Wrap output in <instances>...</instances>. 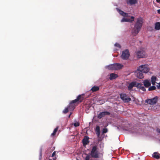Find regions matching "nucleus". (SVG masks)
Here are the masks:
<instances>
[{
  "label": "nucleus",
  "instance_id": "f257e3e1",
  "mask_svg": "<svg viewBox=\"0 0 160 160\" xmlns=\"http://www.w3.org/2000/svg\"><path fill=\"white\" fill-rule=\"evenodd\" d=\"M143 19L142 18H137L133 29L132 34L134 36L136 35L140 31L143 23Z\"/></svg>",
  "mask_w": 160,
  "mask_h": 160
},
{
  "label": "nucleus",
  "instance_id": "f03ea898",
  "mask_svg": "<svg viewBox=\"0 0 160 160\" xmlns=\"http://www.w3.org/2000/svg\"><path fill=\"white\" fill-rule=\"evenodd\" d=\"M84 99L83 94L79 95L75 99L69 103L68 107L69 110H73L75 108L76 105L82 102Z\"/></svg>",
  "mask_w": 160,
  "mask_h": 160
},
{
  "label": "nucleus",
  "instance_id": "7ed1b4c3",
  "mask_svg": "<svg viewBox=\"0 0 160 160\" xmlns=\"http://www.w3.org/2000/svg\"><path fill=\"white\" fill-rule=\"evenodd\" d=\"M100 153L98 150V147L97 145H94L92 147L90 155L91 157L93 158H98L100 157Z\"/></svg>",
  "mask_w": 160,
  "mask_h": 160
},
{
  "label": "nucleus",
  "instance_id": "20e7f679",
  "mask_svg": "<svg viewBox=\"0 0 160 160\" xmlns=\"http://www.w3.org/2000/svg\"><path fill=\"white\" fill-rule=\"evenodd\" d=\"M123 66L121 64L115 63L107 66V68L110 70H117L121 69Z\"/></svg>",
  "mask_w": 160,
  "mask_h": 160
},
{
  "label": "nucleus",
  "instance_id": "39448f33",
  "mask_svg": "<svg viewBox=\"0 0 160 160\" xmlns=\"http://www.w3.org/2000/svg\"><path fill=\"white\" fill-rule=\"evenodd\" d=\"M158 98L157 96H156L153 98L146 99L145 102L151 105H153L157 103Z\"/></svg>",
  "mask_w": 160,
  "mask_h": 160
},
{
  "label": "nucleus",
  "instance_id": "423d86ee",
  "mask_svg": "<svg viewBox=\"0 0 160 160\" xmlns=\"http://www.w3.org/2000/svg\"><path fill=\"white\" fill-rule=\"evenodd\" d=\"M130 54L129 50L128 49H126L122 52L121 57L122 59L127 60Z\"/></svg>",
  "mask_w": 160,
  "mask_h": 160
},
{
  "label": "nucleus",
  "instance_id": "0eeeda50",
  "mask_svg": "<svg viewBox=\"0 0 160 160\" xmlns=\"http://www.w3.org/2000/svg\"><path fill=\"white\" fill-rule=\"evenodd\" d=\"M120 98L125 102H127L131 100L130 98L125 93H121L120 94Z\"/></svg>",
  "mask_w": 160,
  "mask_h": 160
},
{
  "label": "nucleus",
  "instance_id": "6e6552de",
  "mask_svg": "<svg viewBox=\"0 0 160 160\" xmlns=\"http://www.w3.org/2000/svg\"><path fill=\"white\" fill-rule=\"evenodd\" d=\"M139 68L143 73H147L149 71V68L147 65H141L139 66Z\"/></svg>",
  "mask_w": 160,
  "mask_h": 160
},
{
  "label": "nucleus",
  "instance_id": "1a4fd4ad",
  "mask_svg": "<svg viewBox=\"0 0 160 160\" xmlns=\"http://www.w3.org/2000/svg\"><path fill=\"white\" fill-rule=\"evenodd\" d=\"M143 73L141 71V70L139 69L138 67L135 72V75L137 78L140 79H142L144 77Z\"/></svg>",
  "mask_w": 160,
  "mask_h": 160
},
{
  "label": "nucleus",
  "instance_id": "9d476101",
  "mask_svg": "<svg viewBox=\"0 0 160 160\" xmlns=\"http://www.w3.org/2000/svg\"><path fill=\"white\" fill-rule=\"evenodd\" d=\"M137 54L138 58H143L146 57L145 52L143 50L138 51Z\"/></svg>",
  "mask_w": 160,
  "mask_h": 160
},
{
  "label": "nucleus",
  "instance_id": "9b49d317",
  "mask_svg": "<svg viewBox=\"0 0 160 160\" xmlns=\"http://www.w3.org/2000/svg\"><path fill=\"white\" fill-rule=\"evenodd\" d=\"M134 17L133 16H131L130 18H123L121 20L122 22H132L134 21Z\"/></svg>",
  "mask_w": 160,
  "mask_h": 160
},
{
  "label": "nucleus",
  "instance_id": "f8f14e48",
  "mask_svg": "<svg viewBox=\"0 0 160 160\" xmlns=\"http://www.w3.org/2000/svg\"><path fill=\"white\" fill-rule=\"evenodd\" d=\"M110 113L109 112L107 111L101 112L98 115V118L100 119L106 115H110Z\"/></svg>",
  "mask_w": 160,
  "mask_h": 160
},
{
  "label": "nucleus",
  "instance_id": "ddd939ff",
  "mask_svg": "<svg viewBox=\"0 0 160 160\" xmlns=\"http://www.w3.org/2000/svg\"><path fill=\"white\" fill-rule=\"evenodd\" d=\"M89 138L87 136H85L82 139V142L83 146H85L89 143Z\"/></svg>",
  "mask_w": 160,
  "mask_h": 160
},
{
  "label": "nucleus",
  "instance_id": "4468645a",
  "mask_svg": "<svg viewBox=\"0 0 160 160\" xmlns=\"http://www.w3.org/2000/svg\"><path fill=\"white\" fill-rule=\"evenodd\" d=\"M137 2V0H128L127 2V3L130 5H134Z\"/></svg>",
  "mask_w": 160,
  "mask_h": 160
},
{
  "label": "nucleus",
  "instance_id": "2eb2a0df",
  "mask_svg": "<svg viewBox=\"0 0 160 160\" xmlns=\"http://www.w3.org/2000/svg\"><path fill=\"white\" fill-rule=\"evenodd\" d=\"M118 76L117 74L114 73H112L110 74L109 79L110 80L114 79L117 78Z\"/></svg>",
  "mask_w": 160,
  "mask_h": 160
},
{
  "label": "nucleus",
  "instance_id": "dca6fc26",
  "mask_svg": "<svg viewBox=\"0 0 160 160\" xmlns=\"http://www.w3.org/2000/svg\"><path fill=\"white\" fill-rule=\"evenodd\" d=\"M152 156L153 158H156L157 159H158L160 157V154L158 152H155L153 153Z\"/></svg>",
  "mask_w": 160,
  "mask_h": 160
},
{
  "label": "nucleus",
  "instance_id": "f3484780",
  "mask_svg": "<svg viewBox=\"0 0 160 160\" xmlns=\"http://www.w3.org/2000/svg\"><path fill=\"white\" fill-rule=\"evenodd\" d=\"M95 131L96 132V133L97 135L98 138H99L100 134V127L99 126H98L96 127L95 129Z\"/></svg>",
  "mask_w": 160,
  "mask_h": 160
},
{
  "label": "nucleus",
  "instance_id": "a211bd4d",
  "mask_svg": "<svg viewBox=\"0 0 160 160\" xmlns=\"http://www.w3.org/2000/svg\"><path fill=\"white\" fill-rule=\"evenodd\" d=\"M144 86L146 87H148L150 86V82L147 80H145L143 82Z\"/></svg>",
  "mask_w": 160,
  "mask_h": 160
},
{
  "label": "nucleus",
  "instance_id": "6ab92c4d",
  "mask_svg": "<svg viewBox=\"0 0 160 160\" xmlns=\"http://www.w3.org/2000/svg\"><path fill=\"white\" fill-rule=\"evenodd\" d=\"M118 10L120 14L122 16L124 17H128V13L124 12L123 11L120 10L118 9Z\"/></svg>",
  "mask_w": 160,
  "mask_h": 160
},
{
  "label": "nucleus",
  "instance_id": "aec40b11",
  "mask_svg": "<svg viewBox=\"0 0 160 160\" xmlns=\"http://www.w3.org/2000/svg\"><path fill=\"white\" fill-rule=\"evenodd\" d=\"M99 89V87L98 86H94L91 89V91L92 92H96Z\"/></svg>",
  "mask_w": 160,
  "mask_h": 160
},
{
  "label": "nucleus",
  "instance_id": "412c9836",
  "mask_svg": "<svg viewBox=\"0 0 160 160\" xmlns=\"http://www.w3.org/2000/svg\"><path fill=\"white\" fill-rule=\"evenodd\" d=\"M155 28L157 30L160 29V22H157L155 24Z\"/></svg>",
  "mask_w": 160,
  "mask_h": 160
},
{
  "label": "nucleus",
  "instance_id": "4be33fe9",
  "mask_svg": "<svg viewBox=\"0 0 160 160\" xmlns=\"http://www.w3.org/2000/svg\"><path fill=\"white\" fill-rule=\"evenodd\" d=\"M134 82H132L129 84L128 87V89L129 90H130L132 89L133 87L134 86V85H135L134 84Z\"/></svg>",
  "mask_w": 160,
  "mask_h": 160
},
{
  "label": "nucleus",
  "instance_id": "5701e85b",
  "mask_svg": "<svg viewBox=\"0 0 160 160\" xmlns=\"http://www.w3.org/2000/svg\"><path fill=\"white\" fill-rule=\"evenodd\" d=\"M59 127L58 126H57L56 128H55L54 129L53 132L51 134V135L52 136H54L55 135L56 132H57L58 129Z\"/></svg>",
  "mask_w": 160,
  "mask_h": 160
},
{
  "label": "nucleus",
  "instance_id": "b1692460",
  "mask_svg": "<svg viewBox=\"0 0 160 160\" xmlns=\"http://www.w3.org/2000/svg\"><path fill=\"white\" fill-rule=\"evenodd\" d=\"M156 78L155 76H152L151 78V81L152 84L153 85H154L155 84L156 80Z\"/></svg>",
  "mask_w": 160,
  "mask_h": 160
},
{
  "label": "nucleus",
  "instance_id": "393cba45",
  "mask_svg": "<svg viewBox=\"0 0 160 160\" xmlns=\"http://www.w3.org/2000/svg\"><path fill=\"white\" fill-rule=\"evenodd\" d=\"M135 83L134 84L135 85H134V86H135L136 87L139 88L140 87H141V83H137L136 82H133Z\"/></svg>",
  "mask_w": 160,
  "mask_h": 160
},
{
  "label": "nucleus",
  "instance_id": "a878e982",
  "mask_svg": "<svg viewBox=\"0 0 160 160\" xmlns=\"http://www.w3.org/2000/svg\"><path fill=\"white\" fill-rule=\"evenodd\" d=\"M156 87L154 86H152L148 88L149 91L155 90L156 89Z\"/></svg>",
  "mask_w": 160,
  "mask_h": 160
},
{
  "label": "nucleus",
  "instance_id": "bb28decb",
  "mask_svg": "<svg viewBox=\"0 0 160 160\" xmlns=\"http://www.w3.org/2000/svg\"><path fill=\"white\" fill-rule=\"evenodd\" d=\"M69 109L68 107L65 108V109L62 112L63 113L66 114L68 112Z\"/></svg>",
  "mask_w": 160,
  "mask_h": 160
},
{
  "label": "nucleus",
  "instance_id": "cd10ccee",
  "mask_svg": "<svg viewBox=\"0 0 160 160\" xmlns=\"http://www.w3.org/2000/svg\"><path fill=\"white\" fill-rule=\"evenodd\" d=\"M139 88L143 91H146V89L145 87L143 86L142 84H141V87H140Z\"/></svg>",
  "mask_w": 160,
  "mask_h": 160
},
{
  "label": "nucleus",
  "instance_id": "c85d7f7f",
  "mask_svg": "<svg viewBox=\"0 0 160 160\" xmlns=\"http://www.w3.org/2000/svg\"><path fill=\"white\" fill-rule=\"evenodd\" d=\"M114 45L115 47H117L118 48H121V46L118 43H115V44H114Z\"/></svg>",
  "mask_w": 160,
  "mask_h": 160
},
{
  "label": "nucleus",
  "instance_id": "c756f323",
  "mask_svg": "<svg viewBox=\"0 0 160 160\" xmlns=\"http://www.w3.org/2000/svg\"><path fill=\"white\" fill-rule=\"evenodd\" d=\"M73 125L75 127H77L79 126L80 123L78 122H75L73 124Z\"/></svg>",
  "mask_w": 160,
  "mask_h": 160
},
{
  "label": "nucleus",
  "instance_id": "7c9ffc66",
  "mask_svg": "<svg viewBox=\"0 0 160 160\" xmlns=\"http://www.w3.org/2000/svg\"><path fill=\"white\" fill-rule=\"evenodd\" d=\"M108 129L106 128H104L103 129L102 133H106L108 132Z\"/></svg>",
  "mask_w": 160,
  "mask_h": 160
},
{
  "label": "nucleus",
  "instance_id": "2f4dec72",
  "mask_svg": "<svg viewBox=\"0 0 160 160\" xmlns=\"http://www.w3.org/2000/svg\"><path fill=\"white\" fill-rule=\"evenodd\" d=\"M89 159H90V157H89V156L88 155V156H87L86 157L85 160H89Z\"/></svg>",
  "mask_w": 160,
  "mask_h": 160
},
{
  "label": "nucleus",
  "instance_id": "473e14b6",
  "mask_svg": "<svg viewBox=\"0 0 160 160\" xmlns=\"http://www.w3.org/2000/svg\"><path fill=\"white\" fill-rule=\"evenodd\" d=\"M56 151H54L53 153H52V157H54L55 154H56Z\"/></svg>",
  "mask_w": 160,
  "mask_h": 160
},
{
  "label": "nucleus",
  "instance_id": "72a5a7b5",
  "mask_svg": "<svg viewBox=\"0 0 160 160\" xmlns=\"http://www.w3.org/2000/svg\"><path fill=\"white\" fill-rule=\"evenodd\" d=\"M157 132H158V133H160V129H159V128H158V129H157Z\"/></svg>",
  "mask_w": 160,
  "mask_h": 160
},
{
  "label": "nucleus",
  "instance_id": "f704fd0d",
  "mask_svg": "<svg viewBox=\"0 0 160 160\" xmlns=\"http://www.w3.org/2000/svg\"><path fill=\"white\" fill-rule=\"evenodd\" d=\"M157 87L158 89H160V83L157 85Z\"/></svg>",
  "mask_w": 160,
  "mask_h": 160
},
{
  "label": "nucleus",
  "instance_id": "c9c22d12",
  "mask_svg": "<svg viewBox=\"0 0 160 160\" xmlns=\"http://www.w3.org/2000/svg\"><path fill=\"white\" fill-rule=\"evenodd\" d=\"M158 13L160 14V9H159V10H158Z\"/></svg>",
  "mask_w": 160,
  "mask_h": 160
},
{
  "label": "nucleus",
  "instance_id": "e433bc0d",
  "mask_svg": "<svg viewBox=\"0 0 160 160\" xmlns=\"http://www.w3.org/2000/svg\"><path fill=\"white\" fill-rule=\"evenodd\" d=\"M156 1L158 3H159L160 2V0H156Z\"/></svg>",
  "mask_w": 160,
  "mask_h": 160
},
{
  "label": "nucleus",
  "instance_id": "4c0bfd02",
  "mask_svg": "<svg viewBox=\"0 0 160 160\" xmlns=\"http://www.w3.org/2000/svg\"><path fill=\"white\" fill-rule=\"evenodd\" d=\"M53 160H56V158H53Z\"/></svg>",
  "mask_w": 160,
  "mask_h": 160
},
{
  "label": "nucleus",
  "instance_id": "58836bf2",
  "mask_svg": "<svg viewBox=\"0 0 160 160\" xmlns=\"http://www.w3.org/2000/svg\"><path fill=\"white\" fill-rule=\"evenodd\" d=\"M72 112H71L70 114V115H71L72 114Z\"/></svg>",
  "mask_w": 160,
  "mask_h": 160
},
{
  "label": "nucleus",
  "instance_id": "ea45409f",
  "mask_svg": "<svg viewBox=\"0 0 160 160\" xmlns=\"http://www.w3.org/2000/svg\"><path fill=\"white\" fill-rule=\"evenodd\" d=\"M70 116H71L69 114V115L68 116V117L70 118Z\"/></svg>",
  "mask_w": 160,
  "mask_h": 160
},
{
  "label": "nucleus",
  "instance_id": "a19ab883",
  "mask_svg": "<svg viewBox=\"0 0 160 160\" xmlns=\"http://www.w3.org/2000/svg\"><path fill=\"white\" fill-rule=\"evenodd\" d=\"M99 140H100L99 139H98V141L99 142Z\"/></svg>",
  "mask_w": 160,
  "mask_h": 160
}]
</instances>
